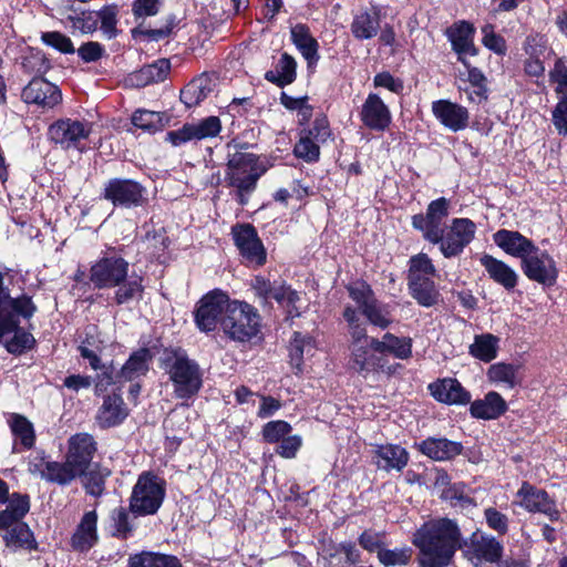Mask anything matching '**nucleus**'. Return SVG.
<instances>
[{
    "label": "nucleus",
    "instance_id": "f257e3e1",
    "mask_svg": "<svg viewBox=\"0 0 567 567\" xmlns=\"http://www.w3.org/2000/svg\"><path fill=\"white\" fill-rule=\"evenodd\" d=\"M411 542L417 549L419 567H449L463 546L458 524L446 517L422 524Z\"/></svg>",
    "mask_w": 567,
    "mask_h": 567
},
{
    "label": "nucleus",
    "instance_id": "f03ea898",
    "mask_svg": "<svg viewBox=\"0 0 567 567\" xmlns=\"http://www.w3.org/2000/svg\"><path fill=\"white\" fill-rule=\"evenodd\" d=\"M37 307L28 296L12 298L3 287V276L0 272V341L10 353H22L31 349L35 340L30 332L21 329L20 318L29 319Z\"/></svg>",
    "mask_w": 567,
    "mask_h": 567
},
{
    "label": "nucleus",
    "instance_id": "7ed1b4c3",
    "mask_svg": "<svg viewBox=\"0 0 567 567\" xmlns=\"http://www.w3.org/2000/svg\"><path fill=\"white\" fill-rule=\"evenodd\" d=\"M350 334L349 368L364 379L385 372L386 360L378 355L375 338L368 336L365 324L360 321L355 309L348 306L343 311Z\"/></svg>",
    "mask_w": 567,
    "mask_h": 567
},
{
    "label": "nucleus",
    "instance_id": "20e7f679",
    "mask_svg": "<svg viewBox=\"0 0 567 567\" xmlns=\"http://www.w3.org/2000/svg\"><path fill=\"white\" fill-rule=\"evenodd\" d=\"M260 174L252 154L235 153L227 163L225 181L227 186L235 188L236 200L240 206L248 204L249 196L257 186Z\"/></svg>",
    "mask_w": 567,
    "mask_h": 567
},
{
    "label": "nucleus",
    "instance_id": "39448f33",
    "mask_svg": "<svg viewBox=\"0 0 567 567\" xmlns=\"http://www.w3.org/2000/svg\"><path fill=\"white\" fill-rule=\"evenodd\" d=\"M165 371L178 399H189L202 388L203 373L199 365L182 352H174L167 357Z\"/></svg>",
    "mask_w": 567,
    "mask_h": 567
},
{
    "label": "nucleus",
    "instance_id": "423d86ee",
    "mask_svg": "<svg viewBox=\"0 0 567 567\" xmlns=\"http://www.w3.org/2000/svg\"><path fill=\"white\" fill-rule=\"evenodd\" d=\"M165 494V481L152 472H143L138 475L131 493V513L135 516L156 514L164 502Z\"/></svg>",
    "mask_w": 567,
    "mask_h": 567
},
{
    "label": "nucleus",
    "instance_id": "0eeeda50",
    "mask_svg": "<svg viewBox=\"0 0 567 567\" xmlns=\"http://www.w3.org/2000/svg\"><path fill=\"white\" fill-rule=\"evenodd\" d=\"M221 327L233 340L246 342L259 333L260 317L249 303L233 300L221 319Z\"/></svg>",
    "mask_w": 567,
    "mask_h": 567
},
{
    "label": "nucleus",
    "instance_id": "6e6552de",
    "mask_svg": "<svg viewBox=\"0 0 567 567\" xmlns=\"http://www.w3.org/2000/svg\"><path fill=\"white\" fill-rule=\"evenodd\" d=\"M520 259L524 275L545 287L556 284L558 269L555 260L544 250H508Z\"/></svg>",
    "mask_w": 567,
    "mask_h": 567
},
{
    "label": "nucleus",
    "instance_id": "1a4fd4ad",
    "mask_svg": "<svg viewBox=\"0 0 567 567\" xmlns=\"http://www.w3.org/2000/svg\"><path fill=\"white\" fill-rule=\"evenodd\" d=\"M449 207L450 202L445 197H440L427 205L425 215L416 214L412 217L413 227L422 231L423 237L433 245L444 238L442 224L449 215Z\"/></svg>",
    "mask_w": 567,
    "mask_h": 567
},
{
    "label": "nucleus",
    "instance_id": "9d476101",
    "mask_svg": "<svg viewBox=\"0 0 567 567\" xmlns=\"http://www.w3.org/2000/svg\"><path fill=\"white\" fill-rule=\"evenodd\" d=\"M152 355L148 349H140L132 353L115 378L110 372H103L99 375L95 384L97 393L104 392L112 384H122L127 381H134L146 374L150 368Z\"/></svg>",
    "mask_w": 567,
    "mask_h": 567
},
{
    "label": "nucleus",
    "instance_id": "9b49d317",
    "mask_svg": "<svg viewBox=\"0 0 567 567\" xmlns=\"http://www.w3.org/2000/svg\"><path fill=\"white\" fill-rule=\"evenodd\" d=\"M92 132V125L87 122L64 118L50 125L49 136L55 144L64 150L83 151V142L86 141Z\"/></svg>",
    "mask_w": 567,
    "mask_h": 567
},
{
    "label": "nucleus",
    "instance_id": "f8f14e48",
    "mask_svg": "<svg viewBox=\"0 0 567 567\" xmlns=\"http://www.w3.org/2000/svg\"><path fill=\"white\" fill-rule=\"evenodd\" d=\"M229 297L221 290H214L205 295L198 302L195 311V322L199 330L213 331L227 312Z\"/></svg>",
    "mask_w": 567,
    "mask_h": 567
},
{
    "label": "nucleus",
    "instance_id": "ddd939ff",
    "mask_svg": "<svg viewBox=\"0 0 567 567\" xmlns=\"http://www.w3.org/2000/svg\"><path fill=\"white\" fill-rule=\"evenodd\" d=\"M221 131V122L217 116H208L195 123H186L181 128L169 131L166 141L173 146L187 142L216 137Z\"/></svg>",
    "mask_w": 567,
    "mask_h": 567
},
{
    "label": "nucleus",
    "instance_id": "4468645a",
    "mask_svg": "<svg viewBox=\"0 0 567 567\" xmlns=\"http://www.w3.org/2000/svg\"><path fill=\"white\" fill-rule=\"evenodd\" d=\"M128 264L121 257H106L91 268L90 280L96 288L120 286L127 277Z\"/></svg>",
    "mask_w": 567,
    "mask_h": 567
},
{
    "label": "nucleus",
    "instance_id": "2eb2a0df",
    "mask_svg": "<svg viewBox=\"0 0 567 567\" xmlns=\"http://www.w3.org/2000/svg\"><path fill=\"white\" fill-rule=\"evenodd\" d=\"M516 504L533 513H542L550 520H558L559 511L548 494L527 482H524L516 493Z\"/></svg>",
    "mask_w": 567,
    "mask_h": 567
},
{
    "label": "nucleus",
    "instance_id": "dca6fc26",
    "mask_svg": "<svg viewBox=\"0 0 567 567\" xmlns=\"http://www.w3.org/2000/svg\"><path fill=\"white\" fill-rule=\"evenodd\" d=\"M464 555L472 561L496 563L503 555V545L494 536L475 532L464 542Z\"/></svg>",
    "mask_w": 567,
    "mask_h": 567
},
{
    "label": "nucleus",
    "instance_id": "f3484780",
    "mask_svg": "<svg viewBox=\"0 0 567 567\" xmlns=\"http://www.w3.org/2000/svg\"><path fill=\"white\" fill-rule=\"evenodd\" d=\"M144 188L132 179H111L104 188V197L114 205L138 206L143 202Z\"/></svg>",
    "mask_w": 567,
    "mask_h": 567
},
{
    "label": "nucleus",
    "instance_id": "a211bd4d",
    "mask_svg": "<svg viewBox=\"0 0 567 567\" xmlns=\"http://www.w3.org/2000/svg\"><path fill=\"white\" fill-rule=\"evenodd\" d=\"M95 451L96 443L93 436L78 433L69 439L65 458L82 475L87 471Z\"/></svg>",
    "mask_w": 567,
    "mask_h": 567
},
{
    "label": "nucleus",
    "instance_id": "6ab92c4d",
    "mask_svg": "<svg viewBox=\"0 0 567 567\" xmlns=\"http://www.w3.org/2000/svg\"><path fill=\"white\" fill-rule=\"evenodd\" d=\"M21 96L25 103L37 104L43 109H52L62 100L59 87L43 78L31 80L22 90Z\"/></svg>",
    "mask_w": 567,
    "mask_h": 567
},
{
    "label": "nucleus",
    "instance_id": "aec40b11",
    "mask_svg": "<svg viewBox=\"0 0 567 567\" xmlns=\"http://www.w3.org/2000/svg\"><path fill=\"white\" fill-rule=\"evenodd\" d=\"M435 118L447 130L458 132L467 127L470 114L466 107L449 100H437L432 103Z\"/></svg>",
    "mask_w": 567,
    "mask_h": 567
},
{
    "label": "nucleus",
    "instance_id": "412c9836",
    "mask_svg": "<svg viewBox=\"0 0 567 567\" xmlns=\"http://www.w3.org/2000/svg\"><path fill=\"white\" fill-rule=\"evenodd\" d=\"M474 27L466 21L454 23L447 30L452 48L457 53L458 61L465 66H468V58L477 54V49L474 45Z\"/></svg>",
    "mask_w": 567,
    "mask_h": 567
},
{
    "label": "nucleus",
    "instance_id": "4be33fe9",
    "mask_svg": "<svg viewBox=\"0 0 567 567\" xmlns=\"http://www.w3.org/2000/svg\"><path fill=\"white\" fill-rule=\"evenodd\" d=\"M362 123L370 130L384 131L391 123V112L383 100L375 93H370L360 111Z\"/></svg>",
    "mask_w": 567,
    "mask_h": 567
},
{
    "label": "nucleus",
    "instance_id": "5701e85b",
    "mask_svg": "<svg viewBox=\"0 0 567 567\" xmlns=\"http://www.w3.org/2000/svg\"><path fill=\"white\" fill-rule=\"evenodd\" d=\"M523 50L526 54L524 72L532 78H542L545 74V65L542 58L547 51V40L544 35L535 34L526 38Z\"/></svg>",
    "mask_w": 567,
    "mask_h": 567
},
{
    "label": "nucleus",
    "instance_id": "b1692460",
    "mask_svg": "<svg viewBox=\"0 0 567 567\" xmlns=\"http://www.w3.org/2000/svg\"><path fill=\"white\" fill-rule=\"evenodd\" d=\"M0 532L7 548L12 551L19 549L32 550L37 547L33 533L23 522H10L8 525H0Z\"/></svg>",
    "mask_w": 567,
    "mask_h": 567
},
{
    "label": "nucleus",
    "instance_id": "393cba45",
    "mask_svg": "<svg viewBox=\"0 0 567 567\" xmlns=\"http://www.w3.org/2000/svg\"><path fill=\"white\" fill-rule=\"evenodd\" d=\"M99 540L97 513L95 509L84 513L71 538V545L75 550L87 551Z\"/></svg>",
    "mask_w": 567,
    "mask_h": 567
},
{
    "label": "nucleus",
    "instance_id": "a878e982",
    "mask_svg": "<svg viewBox=\"0 0 567 567\" xmlns=\"http://www.w3.org/2000/svg\"><path fill=\"white\" fill-rule=\"evenodd\" d=\"M171 70V63L167 59H159L152 64L145 65L140 70L127 75L125 82L130 86L144 87L146 85L164 81Z\"/></svg>",
    "mask_w": 567,
    "mask_h": 567
},
{
    "label": "nucleus",
    "instance_id": "bb28decb",
    "mask_svg": "<svg viewBox=\"0 0 567 567\" xmlns=\"http://www.w3.org/2000/svg\"><path fill=\"white\" fill-rule=\"evenodd\" d=\"M128 415V410L118 394L107 395L96 414V423L102 429L120 425Z\"/></svg>",
    "mask_w": 567,
    "mask_h": 567
},
{
    "label": "nucleus",
    "instance_id": "cd10ccee",
    "mask_svg": "<svg viewBox=\"0 0 567 567\" xmlns=\"http://www.w3.org/2000/svg\"><path fill=\"white\" fill-rule=\"evenodd\" d=\"M431 394L440 402L447 404H466L471 395L455 379H443L429 386Z\"/></svg>",
    "mask_w": 567,
    "mask_h": 567
},
{
    "label": "nucleus",
    "instance_id": "c85d7f7f",
    "mask_svg": "<svg viewBox=\"0 0 567 567\" xmlns=\"http://www.w3.org/2000/svg\"><path fill=\"white\" fill-rule=\"evenodd\" d=\"M506 410L505 400L495 391L488 392L482 400L474 401L470 408L473 417L483 420H495L504 414Z\"/></svg>",
    "mask_w": 567,
    "mask_h": 567
},
{
    "label": "nucleus",
    "instance_id": "c756f323",
    "mask_svg": "<svg viewBox=\"0 0 567 567\" xmlns=\"http://www.w3.org/2000/svg\"><path fill=\"white\" fill-rule=\"evenodd\" d=\"M481 262L484 266L489 278L495 282L504 287L506 290H512L516 287L518 281V275L514 269L507 266L505 262L489 256L483 255Z\"/></svg>",
    "mask_w": 567,
    "mask_h": 567
},
{
    "label": "nucleus",
    "instance_id": "7c9ffc66",
    "mask_svg": "<svg viewBox=\"0 0 567 567\" xmlns=\"http://www.w3.org/2000/svg\"><path fill=\"white\" fill-rule=\"evenodd\" d=\"M487 379L491 383L512 390L522 383L520 365L498 362L487 369Z\"/></svg>",
    "mask_w": 567,
    "mask_h": 567
},
{
    "label": "nucleus",
    "instance_id": "2f4dec72",
    "mask_svg": "<svg viewBox=\"0 0 567 567\" xmlns=\"http://www.w3.org/2000/svg\"><path fill=\"white\" fill-rule=\"evenodd\" d=\"M420 451L434 461L451 460L462 452V445L447 439L429 437L419 444Z\"/></svg>",
    "mask_w": 567,
    "mask_h": 567
},
{
    "label": "nucleus",
    "instance_id": "473e14b6",
    "mask_svg": "<svg viewBox=\"0 0 567 567\" xmlns=\"http://www.w3.org/2000/svg\"><path fill=\"white\" fill-rule=\"evenodd\" d=\"M475 224L468 218H454L449 226L445 239L447 248H464L474 239Z\"/></svg>",
    "mask_w": 567,
    "mask_h": 567
},
{
    "label": "nucleus",
    "instance_id": "72a5a7b5",
    "mask_svg": "<svg viewBox=\"0 0 567 567\" xmlns=\"http://www.w3.org/2000/svg\"><path fill=\"white\" fill-rule=\"evenodd\" d=\"M380 354L389 353L400 360H406L412 355V339L409 337H398L386 332L382 339L373 341Z\"/></svg>",
    "mask_w": 567,
    "mask_h": 567
},
{
    "label": "nucleus",
    "instance_id": "f704fd0d",
    "mask_svg": "<svg viewBox=\"0 0 567 567\" xmlns=\"http://www.w3.org/2000/svg\"><path fill=\"white\" fill-rule=\"evenodd\" d=\"M316 348L315 340L311 337L303 336L300 332L293 333L289 348V357L290 364L296 370V373L302 372L305 355L312 357Z\"/></svg>",
    "mask_w": 567,
    "mask_h": 567
},
{
    "label": "nucleus",
    "instance_id": "c9c22d12",
    "mask_svg": "<svg viewBox=\"0 0 567 567\" xmlns=\"http://www.w3.org/2000/svg\"><path fill=\"white\" fill-rule=\"evenodd\" d=\"M350 29L358 40L372 39L380 30V17L378 13L360 12L353 17Z\"/></svg>",
    "mask_w": 567,
    "mask_h": 567
},
{
    "label": "nucleus",
    "instance_id": "e433bc0d",
    "mask_svg": "<svg viewBox=\"0 0 567 567\" xmlns=\"http://www.w3.org/2000/svg\"><path fill=\"white\" fill-rule=\"evenodd\" d=\"M378 466L386 471H401L409 461L408 452L399 445H381L377 449Z\"/></svg>",
    "mask_w": 567,
    "mask_h": 567
},
{
    "label": "nucleus",
    "instance_id": "4c0bfd02",
    "mask_svg": "<svg viewBox=\"0 0 567 567\" xmlns=\"http://www.w3.org/2000/svg\"><path fill=\"white\" fill-rule=\"evenodd\" d=\"M291 40L293 44L301 52L308 63L317 62L318 60V43L310 34L309 28L305 24H296L291 28Z\"/></svg>",
    "mask_w": 567,
    "mask_h": 567
},
{
    "label": "nucleus",
    "instance_id": "58836bf2",
    "mask_svg": "<svg viewBox=\"0 0 567 567\" xmlns=\"http://www.w3.org/2000/svg\"><path fill=\"white\" fill-rule=\"evenodd\" d=\"M210 80L206 75L193 79L182 91L181 101L187 106L198 105L210 93Z\"/></svg>",
    "mask_w": 567,
    "mask_h": 567
},
{
    "label": "nucleus",
    "instance_id": "ea45409f",
    "mask_svg": "<svg viewBox=\"0 0 567 567\" xmlns=\"http://www.w3.org/2000/svg\"><path fill=\"white\" fill-rule=\"evenodd\" d=\"M296 66L295 59L288 53H284L276 69L266 72L265 79L279 87H284L295 81Z\"/></svg>",
    "mask_w": 567,
    "mask_h": 567
},
{
    "label": "nucleus",
    "instance_id": "a19ab883",
    "mask_svg": "<svg viewBox=\"0 0 567 567\" xmlns=\"http://www.w3.org/2000/svg\"><path fill=\"white\" fill-rule=\"evenodd\" d=\"M8 423L16 440H18L24 449L30 450L33 447L35 443V432L31 421L21 414L11 413Z\"/></svg>",
    "mask_w": 567,
    "mask_h": 567
},
{
    "label": "nucleus",
    "instance_id": "79ce46f5",
    "mask_svg": "<svg viewBox=\"0 0 567 567\" xmlns=\"http://www.w3.org/2000/svg\"><path fill=\"white\" fill-rule=\"evenodd\" d=\"M499 339L491 333L476 336L470 346V353L484 362H491L497 357Z\"/></svg>",
    "mask_w": 567,
    "mask_h": 567
},
{
    "label": "nucleus",
    "instance_id": "37998d69",
    "mask_svg": "<svg viewBox=\"0 0 567 567\" xmlns=\"http://www.w3.org/2000/svg\"><path fill=\"white\" fill-rule=\"evenodd\" d=\"M45 470L43 480L59 485H68L78 476H81L66 458L64 463L50 461Z\"/></svg>",
    "mask_w": 567,
    "mask_h": 567
},
{
    "label": "nucleus",
    "instance_id": "c03bdc74",
    "mask_svg": "<svg viewBox=\"0 0 567 567\" xmlns=\"http://www.w3.org/2000/svg\"><path fill=\"white\" fill-rule=\"evenodd\" d=\"M29 509L30 502L27 495L12 494L7 508L0 512V525H8L10 522H22Z\"/></svg>",
    "mask_w": 567,
    "mask_h": 567
},
{
    "label": "nucleus",
    "instance_id": "a18cd8bd",
    "mask_svg": "<svg viewBox=\"0 0 567 567\" xmlns=\"http://www.w3.org/2000/svg\"><path fill=\"white\" fill-rule=\"evenodd\" d=\"M276 300L279 305L287 308L288 315L290 317H298L300 315L298 301H299V295L297 291L292 290L290 287L280 284H274L271 293H270V300Z\"/></svg>",
    "mask_w": 567,
    "mask_h": 567
},
{
    "label": "nucleus",
    "instance_id": "49530a36",
    "mask_svg": "<svg viewBox=\"0 0 567 567\" xmlns=\"http://www.w3.org/2000/svg\"><path fill=\"white\" fill-rule=\"evenodd\" d=\"M411 296L423 307H431L439 300L440 293L432 279L422 281L421 284L414 282L409 287Z\"/></svg>",
    "mask_w": 567,
    "mask_h": 567
},
{
    "label": "nucleus",
    "instance_id": "de8ad7c7",
    "mask_svg": "<svg viewBox=\"0 0 567 567\" xmlns=\"http://www.w3.org/2000/svg\"><path fill=\"white\" fill-rule=\"evenodd\" d=\"M111 471L106 467H100L94 465L89 472L85 471L84 475V488L87 494L92 496H101L104 492L105 478L109 477Z\"/></svg>",
    "mask_w": 567,
    "mask_h": 567
},
{
    "label": "nucleus",
    "instance_id": "09e8293b",
    "mask_svg": "<svg viewBox=\"0 0 567 567\" xmlns=\"http://www.w3.org/2000/svg\"><path fill=\"white\" fill-rule=\"evenodd\" d=\"M549 82L555 84V93L559 100H567V60L564 56L556 59L548 72Z\"/></svg>",
    "mask_w": 567,
    "mask_h": 567
},
{
    "label": "nucleus",
    "instance_id": "8fccbe9b",
    "mask_svg": "<svg viewBox=\"0 0 567 567\" xmlns=\"http://www.w3.org/2000/svg\"><path fill=\"white\" fill-rule=\"evenodd\" d=\"M231 234L237 248H264L255 227L250 224L233 227Z\"/></svg>",
    "mask_w": 567,
    "mask_h": 567
},
{
    "label": "nucleus",
    "instance_id": "3c124183",
    "mask_svg": "<svg viewBox=\"0 0 567 567\" xmlns=\"http://www.w3.org/2000/svg\"><path fill=\"white\" fill-rule=\"evenodd\" d=\"M361 312L372 326L380 329H386L392 322L388 307L380 305L375 298Z\"/></svg>",
    "mask_w": 567,
    "mask_h": 567
},
{
    "label": "nucleus",
    "instance_id": "603ef678",
    "mask_svg": "<svg viewBox=\"0 0 567 567\" xmlns=\"http://www.w3.org/2000/svg\"><path fill=\"white\" fill-rule=\"evenodd\" d=\"M132 123L145 132L154 133L163 127L162 114L148 110H137L132 116Z\"/></svg>",
    "mask_w": 567,
    "mask_h": 567
},
{
    "label": "nucleus",
    "instance_id": "864d4df0",
    "mask_svg": "<svg viewBox=\"0 0 567 567\" xmlns=\"http://www.w3.org/2000/svg\"><path fill=\"white\" fill-rule=\"evenodd\" d=\"M468 71V82L473 90L468 93V99L472 102L481 103L487 99L486 92V78L483 72L474 66H471L468 62V66H465Z\"/></svg>",
    "mask_w": 567,
    "mask_h": 567
},
{
    "label": "nucleus",
    "instance_id": "5fc2aeb1",
    "mask_svg": "<svg viewBox=\"0 0 567 567\" xmlns=\"http://www.w3.org/2000/svg\"><path fill=\"white\" fill-rule=\"evenodd\" d=\"M493 237L498 248H534L533 244L518 231L501 229Z\"/></svg>",
    "mask_w": 567,
    "mask_h": 567
},
{
    "label": "nucleus",
    "instance_id": "6e6d98bb",
    "mask_svg": "<svg viewBox=\"0 0 567 567\" xmlns=\"http://www.w3.org/2000/svg\"><path fill=\"white\" fill-rule=\"evenodd\" d=\"M412 557V549L410 547L379 550L378 558L385 567L403 566L406 565Z\"/></svg>",
    "mask_w": 567,
    "mask_h": 567
},
{
    "label": "nucleus",
    "instance_id": "4d7b16f0",
    "mask_svg": "<svg viewBox=\"0 0 567 567\" xmlns=\"http://www.w3.org/2000/svg\"><path fill=\"white\" fill-rule=\"evenodd\" d=\"M293 153L298 158L306 162H316L320 155L318 142L313 141L309 134L301 133L300 140L295 145Z\"/></svg>",
    "mask_w": 567,
    "mask_h": 567
},
{
    "label": "nucleus",
    "instance_id": "13d9d810",
    "mask_svg": "<svg viewBox=\"0 0 567 567\" xmlns=\"http://www.w3.org/2000/svg\"><path fill=\"white\" fill-rule=\"evenodd\" d=\"M143 292L142 278L131 277L130 280L123 285L120 284L118 289L115 292V300L117 303H126L133 299L140 298Z\"/></svg>",
    "mask_w": 567,
    "mask_h": 567
},
{
    "label": "nucleus",
    "instance_id": "bf43d9fd",
    "mask_svg": "<svg viewBox=\"0 0 567 567\" xmlns=\"http://www.w3.org/2000/svg\"><path fill=\"white\" fill-rule=\"evenodd\" d=\"M291 425L282 420L270 421L262 427L261 434L267 443H279L286 435L290 434Z\"/></svg>",
    "mask_w": 567,
    "mask_h": 567
},
{
    "label": "nucleus",
    "instance_id": "052dcab7",
    "mask_svg": "<svg viewBox=\"0 0 567 567\" xmlns=\"http://www.w3.org/2000/svg\"><path fill=\"white\" fill-rule=\"evenodd\" d=\"M117 12V7L114 4L105 6L95 12L97 21H101V29L109 39L116 35Z\"/></svg>",
    "mask_w": 567,
    "mask_h": 567
},
{
    "label": "nucleus",
    "instance_id": "680f3d73",
    "mask_svg": "<svg viewBox=\"0 0 567 567\" xmlns=\"http://www.w3.org/2000/svg\"><path fill=\"white\" fill-rule=\"evenodd\" d=\"M41 40L45 45L51 47L61 53L71 54V53L75 52V49H74V45H73L71 39L61 32H58V31L43 32L41 34Z\"/></svg>",
    "mask_w": 567,
    "mask_h": 567
},
{
    "label": "nucleus",
    "instance_id": "e2e57ef3",
    "mask_svg": "<svg viewBox=\"0 0 567 567\" xmlns=\"http://www.w3.org/2000/svg\"><path fill=\"white\" fill-rule=\"evenodd\" d=\"M111 518L113 522V536L125 539L132 535L133 525L130 523L128 514L125 508L118 507L113 509Z\"/></svg>",
    "mask_w": 567,
    "mask_h": 567
},
{
    "label": "nucleus",
    "instance_id": "0e129e2a",
    "mask_svg": "<svg viewBox=\"0 0 567 567\" xmlns=\"http://www.w3.org/2000/svg\"><path fill=\"white\" fill-rule=\"evenodd\" d=\"M482 42L488 50L499 55L505 54V39L502 35L495 33L494 27L492 24H485L484 27H482Z\"/></svg>",
    "mask_w": 567,
    "mask_h": 567
},
{
    "label": "nucleus",
    "instance_id": "69168bd1",
    "mask_svg": "<svg viewBox=\"0 0 567 567\" xmlns=\"http://www.w3.org/2000/svg\"><path fill=\"white\" fill-rule=\"evenodd\" d=\"M68 20L71 22V28L81 33H92L97 28L95 12H82L76 16H69Z\"/></svg>",
    "mask_w": 567,
    "mask_h": 567
},
{
    "label": "nucleus",
    "instance_id": "338daca9",
    "mask_svg": "<svg viewBox=\"0 0 567 567\" xmlns=\"http://www.w3.org/2000/svg\"><path fill=\"white\" fill-rule=\"evenodd\" d=\"M348 291L351 299L359 306L361 311L367 303H370L373 299V292L369 285L363 281H357L348 286Z\"/></svg>",
    "mask_w": 567,
    "mask_h": 567
},
{
    "label": "nucleus",
    "instance_id": "774afa93",
    "mask_svg": "<svg viewBox=\"0 0 567 567\" xmlns=\"http://www.w3.org/2000/svg\"><path fill=\"white\" fill-rule=\"evenodd\" d=\"M484 518L487 526L497 534L505 535L508 532V517L495 507L485 508Z\"/></svg>",
    "mask_w": 567,
    "mask_h": 567
}]
</instances>
